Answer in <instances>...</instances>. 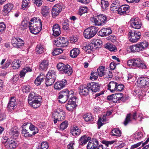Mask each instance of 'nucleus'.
Masks as SVG:
<instances>
[{"instance_id": "2", "label": "nucleus", "mask_w": 149, "mask_h": 149, "mask_svg": "<svg viewBox=\"0 0 149 149\" xmlns=\"http://www.w3.org/2000/svg\"><path fill=\"white\" fill-rule=\"evenodd\" d=\"M74 92L72 90L69 91L65 89L61 91L58 94V101L62 103H65L69 100H76Z\"/></svg>"}, {"instance_id": "28", "label": "nucleus", "mask_w": 149, "mask_h": 149, "mask_svg": "<svg viewBox=\"0 0 149 149\" xmlns=\"http://www.w3.org/2000/svg\"><path fill=\"white\" fill-rule=\"evenodd\" d=\"M53 35L55 36H58L61 33L60 28L58 24L54 25L53 27Z\"/></svg>"}, {"instance_id": "36", "label": "nucleus", "mask_w": 149, "mask_h": 149, "mask_svg": "<svg viewBox=\"0 0 149 149\" xmlns=\"http://www.w3.org/2000/svg\"><path fill=\"white\" fill-rule=\"evenodd\" d=\"M56 72L54 70H50L47 74V77L56 80Z\"/></svg>"}, {"instance_id": "44", "label": "nucleus", "mask_w": 149, "mask_h": 149, "mask_svg": "<svg viewBox=\"0 0 149 149\" xmlns=\"http://www.w3.org/2000/svg\"><path fill=\"white\" fill-rule=\"evenodd\" d=\"M28 24H29V23L27 21L24 20L22 21L19 26L20 29L22 30H24L27 28Z\"/></svg>"}, {"instance_id": "14", "label": "nucleus", "mask_w": 149, "mask_h": 149, "mask_svg": "<svg viewBox=\"0 0 149 149\" xmlns=\"http://www.w3.org/2000/svg\"><path fill=\"white\" fill-rule=\"evenodd\" d=\"M130 22L131 27L135 29H139L142 25L140 19L138 17L131 19Z\"/></svg>"}, {"instance_id": "4", "label": "nucleus", "mask_w": 149, "mask_h": 149, "mask_svg": "<svg viewBox=\"0 0 149 149\" xmlns=\"http://www.w3.org/2000/svg\"><path fill=\"white\" fill-rule=\"evenodd\" d=\"M127 64L129 66H133L143 69L147 68L146 63L143 61L139 58L130 60L128 61Z\"/></svg>"}, {"instance_id": "42", "label": "nucleus", "mask_w": 149, "mask_h": 149, "mask_svg": "<svg viewBox=\"0 0 149 149\" xmlns=\"http://www.w3.org/2000/svg\"><path fill=\"white\" fill-rule=\"evenodd\" d=\"M105 47L112 52H116L117 50L116 48L115 45H113L109 43H108L106 44Z\"/></svg>"}, {"instance_id": "40", "label": "nucleus", "mask_w": 149, "mask_h": 149, "mask_svg": "<svg viewBox=\"0 0 149 149\" xmlns=\"http://www.w3.org/2000/svg\"><path fill=\"white\" fill-rule=\"evenodd\" d=\"M111 134L113 136H120L121 135V132L119 129L114 128L111 131Z\"/></svg>"}, {"instance_id": "48", "label": "nucleus", "mask_w": 149, "mask_h": 149, "mask_svg": "<svg viewBox=\"0 0 149 149\" xmlns=\"http://www.w3.org/2000/svg\"><path fill=\"white\" fill-rule=\"evenodd\" d=\"M83 118L84 120L86 122L93 121L94 119L91 114L89 113L84 115Z\"/></svg>"}, {"instance_id": "7", "label": "nucleus", "mask_w": 149, "mask_h": 149, "mask_svg": "<svg viewBox=\"0 0 149 149\" xmlns=\"http://www.w3.org/2000/svg\"><path fill=\"white\" fill-rule=\"evenodd\" d=\"M98 31L97 27L91 26L86 29L84 32V36L87 39H90L94 36Z\"/></svg>"}, {"instance_id": "5", "label": "nucleus", "mask_w": 149, "mask_h": 149, "mask_svg": "<svg viewBox=\"0 0 149 149\" xmlns=\"http://www.w3.org/2000/svg\"><path fill=\"white\" fill-rule=\"evenodd\" d=\"M90 19L95 25L96 26L103 25L107 21L106 16L102 14L97 15L95 17H92Z\"/></svg>"}, {"instance_id": "13", "label": "nucleus", "mask_w": 149, "mask_h": 149, "mask_svg": "<svg viewBox=\"0 0 149 149\" xmlns=\"http://www.w3.org/2000/svg\"><path fill=\"white\" fill-rule=\"evenodd\" d=\"M62 9L61 5L59 4L55 5L52 8V17L55 18L58 15Z\"/></svg>"}, {"instance_id": "15", "label": "nucleus", "mask_w": 149, "mask_h": 149, "mask_svg": "<svg viewBox=\"0 0 149 149\" xmlns=\"http://www.w3.org/2000/svg\"><path fill=\"white\" fill-rule=\"evenodd\" d=\"M11 43L13 46L17 48H20L24 44V41L19 38H13Z\"/></svg>"}, {"instance_id": "20", "label": "nucleus", "mask_w": 149, "mask_h": 149, "mask_svg": "<svg viewBox=\"0 0 149 149\" xmlns=\"http://www.w3.org/2000/svg\"><path fill=\"white\" fill-rule=\"evenodd\" d=\"M136 112L134 113L133 114L129 113L127 114L126 117L124 122V124L125 125H127L130 122L132 119L136 120L137 118L136 117Z\"/></svg>"}, {"instance_id": "35", "label": "nucleus", "mask_w": 149, "mask_h": 149, "mask_svg": "<svg viewBox=\"0 0 149 149\" xmlns=\"http://www.w3.org/2000/svg\"><path fill=\"white\" fill-rule=\"evenodd\" d=\"M49 9L48 7L47 6L42 7L41 13L43 17H46L48 15L49 13Z\"/></svg>"}, {"instance_id": "1", "label": "nucleus", "mask_w": 149, "mask_h": 149, "mask_svg": "<svg viewBox=\"0 0 149 149\" xmlns=\"http://www.w3.org/2000/svg\"><path fill=\"white\" fill-rule=\"evenodd\" d=\"M42 24L38 18L34 17L32 18L29 23V27L30 32L34 34L38 33L42 29Z\"/></svg>"}, {"instance_id": "41", "label": "nucleus", "mask_w": 149, "mask_h": 149, "mask_svg": "<svg viewBox=\"0 0 149 149\" xmlns=\"http://www.w3.org/2000/svg\"><path fill=\"white\" fill-rule=\"evenodd\" d=\"M44 77L45 76L43 75H40L38 76L35 81V84L37 86L40 85L41 82L44 80Z\"/></svg>"}, {"instance_id": "31", "label": "nucleus", "mask_w": 149, "mask_h": 149, "mask_svg": "<svg viewBox=\"0 0 149 149\" xmlns=\"http://www.w3.org/2000/svg\"><path fill=\"white\" fill-rule=\"evenodd\" d=\"M117 84L115 82L113 81L110 82L108 85V89L112 93L116 91Z\"/></svg>"}, {"instance_id": "59", "label": "nucleus", "mask_w": 149, "mask_h": 149, "mask_svg": "<svg viewBox=\"0 0 149 149\" xmlns=\"http://www.w3.org/2000/svg\"><path fill=\"white\" fill-rule=\"evenodd\" d=\"M98 34L99 36H107L106 33V32H105L104 29H101L98 32Z\"/></svg>"}, {"instance_id": "62", "label": "nucleus", "mask_w": 149, "mask_h": 149, "mask_svg": "<svg viewBox=\"0 0 149 149\" xmlns=\"http://www.w3.org/2000/svg\"><path fill=\"white\" fill-rule=\"evenodd\" d=\"M6 26L3 22H0V32H2L5 29Z\"/></svg>"}, {"instance_id": "46", "label": "nucleus", "mask_w": 149, "mask_h": 149, "mask_svg": "<svg viewBox=\"0 0 149 149\" xmlns=\"http://www.w3.org/2000/svg\"><path fill=\"white\" fill-rule=\"evenodd\" d=\"M104 68L103 66H100L97 69L98 75L100 77H102L104 75H106V72H104Z\"/></svg>"}, {"instance_id": "55", "label": "nucleus", "mask_w": 149, "mask_h": 149, "mask_svg": "<svg viewBox=\"0 0 149 149\" xmlns=\"http://www.w3.org/2000/svg\"><path fill=\"white\" fill-rule=\"evenodd\" d=\"M95 46V44L91 43L88 44L86 46V49L87 50H92L94 49Z\"/></svg>"}, {"instance_id": "60", "label": "nucleus", "mask_w": 149, "mask_h": 149, "mask_svg": "<svg viewBox=\"0 0 149 149\" xmlns=\"http://www.w3.org/2000/svg\"><path fill=\"white\" fill-rule=\"evenodd\" d=\"M34 1L35 4L37 6H40L42 4V0H34Z\"/></svg>"}, {"instance_id": "6", "label": "nucleus", "mask_w": 149, "mask_h": 149, "mask_svg": "<svg viewBox=\"0 0 149 149\" xmlns=\"http://www.w3.org/2000/svg\"><path fill=\"white\" fill-rule=\"evenodd\" d=\"M56 67L60 72L62 74L70 75L72 73V68L69 65H65L63 63H59L57 64Z\"/></svg>"}, {"instance_id": "45", "label": "nucleus", "mask_w": 149, "mask_h": 149, "mask_svg": "<svg viewBox=\"0 0 149 149\" xmlns=\"http://www.w3.org/2000/svg\"><path fill=\"white\" fill-rule=\"evenodd\" d=\"M45 49L43 45L41 44L38 45L36 48V52L37 53L42 54L44 51Z\"/></svg>"}, {"instance_id": "58", "label": "nucleus", "mask_w": 149, "mask_h": 149, "mask_svg": "<svg viewBox=\"0 0 149 149\" xmlns=\"http://www.w3.org/2000/svg\"><path fill=\"white\" fill-rule=\"evenodd\" d=\"M49 146L46 142H43L41 144V149H47Z\"/></svg>"}, {"instance_id": "50", "label": "nucleus", "mask_w": 149, "mask_h": 149, "mask_svg": "<svg viewBox=\"0 0 149 149\" xmlns=\"http://www.w3.org/2000/svg\"><path fill=\"white\" fill-rule=\"evenodd\" d=\"M29 129L31 131H34L32 132H31V134L33 135H34L38 132V128L33 125L31 124L30 125Z\"/></svg>"}, {"instance_id": "30", "label": "nucleus", "mask_w": 149, "mask_h": 149, "mask_svg": "<svg viewBox=\"0 0 149 149\" xmlns=\"http://www.w3.org/2000/svg\"><path fill=\"white\" fill-rule=\"evenodd\" d=\"M9 133L11 138L14 139H16L18 136L19 133L18 131L16 129L14 128H11L10 130Z\"/></svg>"}, {"instance_id": "61", "label": "nucleus", "mask_w": 149, "mask_h": 149, "mask_svg": "<svg viewBox=\"0 0 149 149\" xmlns=\"http://www.w3.org/2000/svg\"><path fill=\"white\" fill-rule=\"evenodd\" d=\"M142 143V141H141L140 142L138 143H136L133 145L131 146L130 147V149H134L135 148H138L141 145Z\"/></svg>"}, {"instance_id": "17", "label": "nucleus", "mask_w": 149, "mask_h": 149, "mask_svg": "<svg viewBox=\"0 0 149 149\" xmlns=\"http://www.w3.org/2000/svg\"><path fill=\"white\" fill-rule=\"evenodd\" d=\"M100 85L98 83L92 82L88 84L87 87L89 90L95 93L100 90Z\"/></svg>"}, {"instance_id": "39", "label": "nucleus", "mask_w": 149, "mask_h": 149, "mask_svg": "<svg viewBox=\"0 0 149 149\" xmlns=\"http://www.w3.org/2000/svg\"><path fill=\"white\" fill-rule=\"evenodd\" d=\"M140 51H142L145 49L148 45V43L146 41H143L142 42L138 43Z\"/></svg>"}, {"instance_id": "43", "label": "nucleus", "mask_w": 149, "mask_h": 149, "mask_svg": "<svg viewBox=\"0 0 149 149\" xmlns=\"http://www.w3.org/2000/svg\"><path fill=\"white\" fill-rule=\"evenodd\" d=\"M88 11V9L86 7L81 6L79 9L78 14L81 16L83 14L87 13Z\"/></svg>"}, {"instance_id": "25", "label": "nucleus", "mask_w": 149, "mask_h": 149, "mask_svg": "<svg viewBox=\"0 0 149 149\" xmlns=\"http://www.w3.org/2000/svg\"><path fill=\"white\" fill-rule=\"evenodd\" d=\"M91 137L84 135L81 136L79 140V143L81 145L85 144L91 139Z\"/></svg>"}, {"instance_id": "26", "label": "nucleus", "mask_w": 149, "mask_h": 149, "mask_svg": "<svg viewBox=\"0 0 149 149\" xmlns=\"http://www.w3.org/2000/svg\"><path fill=\"white\" fill-rule=\"evenodd\" d=\"M79 93L81 95H86L88 94L89 89L84 86H81L79 88Z\"/></svg>"}, {"instance_id": "22", "label": "nucleus", "mask_w": 149, "mask_h": 149, "mask_svg": "<svg viewBox=\"0 0 149 149\" xmlns=\"http://www.w3.org/2000/svg\"><path fill=\"white\" fill-rule=\"evenodd\" d=\"M67 84V81L63 79L61 81L57 82L54 85V88L56 89L60 90L64 87Z\"/></svg>"}, {"instance_id": "24", "label": "nucleus", "mask_w": 149, "mask_h": 149, "mask_svg": "<svg viewBox=\"0 0 149 149\" xmlns=\"http://www.w3.org/2000/svg\"><path fill=\"white\" fill-rule=\"evenodd\" d=\"M16 102L14 97H11L8 104V108L10 110L13 109L15 107Z\"/></svg>"}, {"instance_id": "57", "label": "nucleus", "mask_w": 149, "mask_h": 149, "mask_svg": "<svg viewBox=\"0 0 149 149\" xmlns=\"http://www.w3.org/2000/svg\"><path fill=\"white\" fill-rule=\"evenodd\" d=\"M115 141H106L103 140L102 141L103 143L105 145L107 146H108L109 145H111L114 143Z\"/></svg>"}, {"instance_id": "37", "label": "nucleus", "mask_w": 149, "mask_h": 149, "mask_svg": "<svg viewBox=\"0 0 149 149\" xmlns=\"http://www.w3.org/2000/svg\"><path fill=\"white\" fill-rule=\"evenodd\" d=\"M20 62L21 61L19 60L15 59L12 63V67L13 69H18L21 66Z\"/></svg>"}, {"instance_id": "9", "label": "nucleus", "mask_w": 149, "mask_h": 149, "mask_svg": "<svg viewBox=\"0 0 149 149\" xmlns=\"http://www.w3.org/2000/svg\"><path fill=\"white\" fill-rule=\"evenodd\" d=\"M107 99L109 100H112L114 103H117L120 100L123 102L125 101L123 97V94L121 93L113 94L107 97Z\"/></svg>"}, {"instance_id": "54", "label": "nucleus", "mask_w": 149, "mask_h": 149, "mask_svg": "<svg viewBox=\"0 0 149 149\" xmlns=\"http://www.w3.org/2000/svg\"><path fill=\"white\" fill-rule=\"evenodd\" d=\"M29 3V0H23L22 5V8H24L28 7Z\"/></svg>"}, {"instance_id": "21", "label": "nucleus", "mask_w": 149, "mask_h": 149, "mask_svg": "<svg viewBox=\"0 0 149 149\" xmlns=\"http://www.w3.org/2000/svg\"><path fill=\"white\" fill-rule=\"evenodd\" d=\"M98 145V141L94 139L90 140L87 146V149H96Z\"/></svg>"}, {"instance_id": "12", "label": "nucleus", "mask_w": 149, "mask_h": 149, "mask_svg": "<svg viewBox=\"0 0 149 149\" xmlns=\"http://www.w3.org/2000/svg\"><path fill=\"white\" fill-rule=\"evenodd\" d=\"M137 85L140 88L149 86V78L147 77H142L139 78L137 81Z\"/></svg>"}, {"instance_id": "38", "label": "nucleus", "mask_w": 149, "mask_h": 149, "mask_svg": "<svg viewBox=\"0 0 149 149\" xmlns=\"http://www.w3.org/2000/svg\"><path fill=\"white\" fill-rule=\"evenodd\" d=\"M100 4L103 10L107 9L109 5L108 2L105 0H101Z\"/></svg>"}, {"instance_id": "3", "label": "nucleus", "mask_w": 149, "mask_h": 149, "mask_svg": "<svg viewBox=\"0 0 149 149\" xmlns=\"http://www.w3.org/2000/svg\"><path fill=\"white\" fill-rule=\"evenodd\" d=\"M41 100L40 96H36L34 93H32L29 95V103L34 108H37L40 106Z\"/></svg>"}, {"instance_id": "52", "label": "nucleus", "mask_w": 149, "mask_h": 149, "mask_svg": "<svg viewBox=\"0 0 149 149\" xmlns=\"http://www.w3.org/2000/svg\"><path fill=\"white\" fill-rule=\"evenodd\" d=\"M63 50L62 49L58 48L55 49L52 52L53 55H57L63 52Z\"/></svg>"}, {"instance_id": "47", "label": "nucleus", "mask_w": 149, "mask_h": 149, "mask_svg": "<svg viewBox=\"0 0 149 149\" xmlns=\"http://www.w3.org/2000/svg\"><path fill=\"white\" fill-rule=\"evenodd\" d=\"M55 80L46 77L45 79V84L47 86L52 85L54 82Z\"/></svg>"}, {"instance_id": "23", "label": "nucleus", "mask_w": 149, "mask_h": 149, "mask_svg": "<svg viewBox=\"0 0 149 149\" xmlns=\"http://www.w3.org/2000/svg\"><path fill=\"white\" fill-rule=\"evenodd\" d=\"M13 5L11 3H8L4 6V8L3 10V14L7 15L13 7Z\"/></svg>"}, {"instance_id": "64", "label": "nucleus", "mask_w": 149, "mask_h": 149, "mask_svg": "<svg viewBox=\"0 0 149 149\" xmlns=\"http://www.w3.org/2000/svg\"><path fill=\"white\" fill-rule=\"evenodd\" d=\"M11 63V60H9L8 61H7L5 64L3 66L1 67L2 69H5L8 68L9 65Z\"/></svg>"}, {"instance_id": "11", "label": "nucleus", "mask_w": 149, "mask_h": 149, "mask_svg": "<svg viewBox=\"0 0 149 149\" xmlns=\"http://www.w3.org/2000/svg\"><path fill=\"white\" fill-rule=\"evenodd\" d=\"M128 36L130 41L132 42H135L140 38L141 33L140 32L130 31L128 33Z\"/></svg>"}, {"instance_id": "63", "label": "nucleus", "mask_w": 149, "mask_h": 149, "mask_svg": "<svg viewBox=\"0 0 149 149\" xmlns=\"http://www.w3.org/2000/svg\"><path fill=\"white\" fill-rule=\"evenodd\" d=\"M124 86L122 84H119L117 85V86L116 87V91H121L123 89Z\"/></svg>"}, {"instance_id": "34", "label": "nucleus", "mask_w": 149, "mask_h": 149, "mask_svg": "<svg viewBox=\"0 0 149 149\" xmlns=\"http://www.w3.org/2000/svg\"><path fill=\"white\" fill-rule=\"evenodd\" d=\"M32 71V69L29 67H25L20 71L19 76L21 77H24L26 73L28 72Z\"/></svg>"}, {"instance_id": "51", "label": "nucleus", "mask_w": 149, "mask_h": 149, "mask_svg": "<svg viewBox=\"0 0 149 149\" xmlns=\"http://www.w3.org/2000/svg\"><path fill=\"white\" fill-rule=\"evenodd\" d=\"M22 134L23 136L25 137H31L33 135L31 132H29L28 130L25 128H23L22 130Z\"/></svg>"}, {"instance_id": "29", "label": "nucleus", "mask_w": 149, "mask_h": 149, "mask_svg": "<svg viewBox=\"0 0 149 149\" xmlns=\"http://www.w3.org/2000/svg\"><path fill=\"white\" fill-rule=\"evenodd\" d=\"M70 132L73 136H77L81 133V130L77 127L75 126L73 127L70 130Z\"/></svg>"}, {"instance_id": "49", "label": "nucleus", "mask_w": 149, "mask_h": 149, "mask_svg": "<svg viewBox=\"0 0 149 149\" xmlns=\"http://www.w3.org/2000/svg\"><path fill=\"white\" fill-rule=\"evenodd\" d=\"M130 49L132 52H139L140 51L138 43L130 46Z\"/></svg>"}, {"instance_id": "32", "label": "nucleus", "mask_w": 149, "mask_h": 149, "mask_svg": "<svg viewBox=\"0 0 149 149\" xmlns=\"http://www.w3.org/2000/svg\"><path fill=\"white\" fill-rule=\"evenodd\" d=\"M80 52L79 50L77 48H74L70 52V56L72 58H75Z\"/></svg>"}, {"instance_id": "53", "label": "nucleus", "mask_w": 149, "mask_h": 149, "mask_svg": "<svg viewBox=\"0 0 149 149\" xmlns=\"http://www.w3.org/2000/svg\"><path fill=\"white\" fill-rule=\"evenodd\" d=\"M68 126V122L65 120L60 125V129L63 130L67 128Z\"/></svg>"}, {"instance_id": "10", "label": "nucleus", "mask_w": 149, "mask_h": 149, "mask_svg": "<svg viewBox=\"0 0 149 149\" xmlns=\"http://www.w3.org/2000/svg\"><path fill=\"white\" fill-rule=\"evenodd\" d=\"M69 43L67 39L61 37L55 40L54 44V45L57 47H64L67 46Z\"/></svg>"}, {"instance_id": "27", "label": "nucleus", "mask_w": 149, "mask_h": 149, "mask_svg": "<svg viewBox=\"0 0 149 149\" xmlns=\"http://www.w3.org/2000/svg\"><path fill=\"white\" fill-rule=\"evenodd\" d=\"M49 65V62L47 60H43L40 63L39 69L40 70H46Z\"/></svg>"}, {"instance_id": "16", "label": "nucleus", "mask_w": 149, "mask_h": 149, "mask_svg": "<svg viewBox=\"0 0 149 149\" xmlns=\"http://www.w3.org/2000/svg\"><path fill=\"white\" fill-rule=\"evenodd\" d=\"M5 146L7 149H14L17 146V143L14 139L10 138L8 139L5 143Z\"/></svg>"}, {"instance_id": "18", "label": "nucleus", "mask_w": 149, "mask_h": 149, "mask_svg": "<svg viewBox=\"0 0 149 149\" xmlns=\"http://www.w3.org/2000/svg\"><path fill=\"white\" fill-rule=\"evenodd\" d=\"M76 101H77V99L76 97V100H70L68 103L66 105V107L67 110L69 111H72L76 108Z\"/></svg>"}, {"instance_id": "8", "label": "nucleus", "mask_w": 149, "mask_h": 149, "mask_svg": "<svg viewBox=\"0 0 149 149\" xmlns=\"http://www.w3.org/2000/svg\"><path fill=\"white\" fill-rule=\"evenodd\" d=\"M53 116L54 118V121L55 124H56L57 121H62L65 118L64 111L62 109L59 108H57L54 111Z\"/></svg>"}, {"instance_id": "19", "label": "nucleus", "mask_w": 149, "mask_h": 149, "mask_svg": "<svg viewBox=\"0 0 149 149\" xmlns=\"http://www.w3.org/2000/svg\"><path fill=\"white\" fill-rule=\"evenodd\" d=\"M129 6L127 5H122L116 11H117L118 13L120 15H125L129 13Z\"/></svg>"}, {"instance_id": "56", "label": "nucleus", "mask_w": 149, "mask_h": 149, "mask_svg": "<svg viewBox=\"0 0 149 149\" xmlns=\"http://www.w3.org/2000/svg\"><path fill=\"white\" fill-rule=\"evenodd\" d=\"M30 90V87L29 85L24 86L22 88V90L23 92L26 93L29 92Z\"/></svg>"}, {"instance_id": "33", "label": "nucleus", "mask_w": 149, "mask_h": 149, "mask_svg": "<svg viewBox=\"0 0 149 149\" xmlns=\"http://www.w3.org/2000/svg\"><path fill=\"white\" fill-rule=\"evenodd\" d=\"M120 7L119 1L118 0H116L113 1V3L111 5V9L113 11L118 10Z\"/></svg>"}]
</instances>
